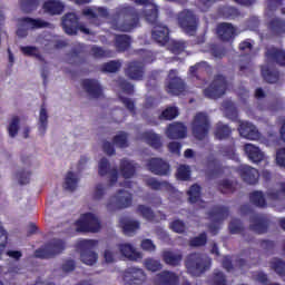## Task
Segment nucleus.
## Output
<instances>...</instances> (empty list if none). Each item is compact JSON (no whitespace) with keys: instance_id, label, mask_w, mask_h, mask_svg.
<instances>
[{"instance_id":"nucleus-31","label":"nucleus","mask_w":285,"mask_h":285,"mask_svg":"<svg viewBox=\"0 0 285 285\" xmlns=\"http://www.w3.org/2000/svg\"><path fill=\"white\" fill-rule=\"evenodd\" d=\"M42 8L45 12L55 17L57 14H61L66 7L59 0H48L43 3Z\"/></svg>"},{"instance_id":"nucleus-27","label":"nucleus","mask_w":285,"mask_h":285,"mask_svg":"<svg viewBox=\"0 0 285 285\" xmlns=\"http://www.w3.org/2000/svg\"><path fill=\"white\" fill-rule=\"evenodd\" d=\"M208 68H210L208 66V62L200 61L189 68V73L191 77H194V79H197V81H202V86H206V83H208V80H206L205 78L200 79L199 75L208 72Z\"/></svg>"},{"instance_id":"nucleus-59","label":"nucleus","mask_w":285,"mask_h":285,"mask_svg":"<svg viewBox=\"0 0 285 285\" xmlns=\"http://www.w3.org/2000/svg\"><path fill=\"white\" fill-rule=\"evenodd\" d=\"M146 186L151 188V190H161L164 186H168V181H159L157 178H148L145 180Z\"/></svg>"},{"instance_id":"nucleus-52","label":"nucleus","mask_w":285,"mask_h":285,"mask_svg":"<svg viewBox=\"0 0 285 285\" xmlns=\"http://www.w3.org/2000/svg\"><path fill=\"white\" fill-rule=\"evenodd\" d=\"M19 116H13L11 121L9 122L8 126V134L9 137L14 138L17 135H19V124H20Z\"/></svg>"},{"instance_id":"nucleus-25","label":"nucleus","mask_w":285,"mask_h":285,"mask_svg":"<svg viewBox=\"0 0 285 285\" xmlns=\"http://www.w3.org/2000/svg\"><path fill=\"white\" fill-rule=\"evenodd\" d=\"M244 150L249 161H253V164H262V161L266 159V154H264L259 147L253 144H246Z\"/></svg>"},{"instance_id":"nucleus-38","label":"nucleus","mask_w":285,"mask_h":285,"mask_svg":"<svg viewBox=\"0 0 285 285\" xmlns=\"http://www.w3.org/2000/svg\"><path fill=\"white\" fill-rule=\"evenodd\" d=\"M89 55L94 59H110L112 57V50L104 49L97 45L91 46Z\"/></svg>"},{"instance_id":"nucleus-29","label":"nucleus","mask_w":285,"mask_h":285,"mask_svg":"<svg viewBox=\"0 0 285 285\" xmlns=\"http://www.w3.org/2000/svg\"><path fill=\"white\" fill-rule=\"evenodd\" d=\"M119 250L122 257H127L130 262H139L144 257L141 252H137L131 244H120Z\"/></svg>"},{"instance_id":"nucleus-57","label":"nucleus","mask_w":285,"mask_h":285,"mask_svg":"<svg viewBox=\"0 0 285 285\" xmlns=\"http://www.w3.org/2000/svg\"><path fill=\"white\" fill-rule=\"evenodd\" d=\"M144 264L145 268H147V271H151V273H157V271H161L163 268L161 262L154 258H147Z\"/></svg>"},{"instance_id":"nucleus-40","label":"nucleus","mask_w":285,"mask_h":285,"mask_svg":"<svg viewBox=\"0 0 285 285\" xmlns=\"http://www.w3.org/2000/svg\"><path fill=\"white\" fill-rule=\"evenodd\" d=\"M233 130L230 129V127L222 121L216 124V128L214 131V135L216 137V139H228L232 135Z\"/></svg>"},{"instance_id":"nucleus-51","label":"nucleus","mask_w":285,"mask_h":285,"mask_svg":"<svg viewBox=\"0 0 285 285\" xmlns=\"http://www.w3.org/2000/svg\"><path fill=\"white\" fill-rule=\"evenodd\" d=\"M137 213L144 217L147 222H153L155 219V212L153 208L146 206V205H138Z\"/></svg>"},{"instance_id":"nucleus-43","label":"nucleus","mask_w":285,"mask_h":285,"mask_svg":"<svg viewBox=\"0 0 285 285\" xmlns=\"http://www.w3.org/2000/svg\"><path fill=\"white\" fill-rule=\"evenodd\" d=\"M209 166H213L208 171V177L212 179L219 177V175H224V166H222V163L217 158L209 160Z\"/></svg>"},{"instance_id":"nucleus-6","label":"nucleus","mask_w":285,"mask_h":285,"mask_svg":"<svg viewBox=\"0 0 285 285\" xmlns=\"http://www.w3.org/2000/svg\"><path fill=\"white\" fill-rule=\"evenodd\" d=\"M66 250V243L61 239L53 238L43 247L35 250V257L38 259H52L56 255H61Z\"/></svg>"},{"instance_id":"nucleus-9","label":"nucleus","mask_w":285,"mask_h":285,"mask_svg":"<svg viewBox=\"0 0 285 285\" xmlns=\"http://www.w3.org/2000/svg\"><path fill=\"white\" fill-rule=\"evenodd\" d=\"M20 27L17 29L16 35L21 39L28 37V30H41V28H48L49 22L41 19H35L30 17H22L18 19Z\"/></svg>"},{"instance_id":"nucleus-12","label":"nucleus","mask_w":285,"mask_h":285,"mask_svg":"<svg viewBox=\"0 0 285 285\" xmlns=\"http://www.w3.org/2000/svg\"><path fill=\"white\" fill-rule=\"evenodd\" d=\"M198 23L199 20L197 16L190 10H184L178 16V26L186 35H189V37H193L197 32Z\"/></svg>"},{"instance_id":"nucleus-45","label":"nucleus","mask_w":285,"mask_h":285,"mask_svg":"<svg viewBox=\"0 0 285 285\" xmlns=\"http://www.w3.org/2000/svg\"><path fill=\"white\" fill-rule=\"evenodd\" d=\"M206 244H208V235L206 232H203L198 236L189 239V246L191 248H202V246H206Z\"/></svg>"},{"instance_id":"nucleus-64","label":"nucleus","mask_w":285,"mask_h":285,"mask_svg":"<svg viewBox=\"0 0 285 285\" xmlns=\"http://www.w3.org/2000/svg\"><path fill=\"white\" fill-rule=\"evenodd\" d=\"M213 285H227L226 275L223 272H215L213 276Z\"/></svg>"},{"instance_id":"nucleus-4","label":"nucleus","mask_w":285,"mask_h":285,"mask_svg":"<svg viewBox=\"0 0 285 285\" xmlns=\"http://www.w3.org/2000/svg\"><path fill=\"white\" fill-rule=\"evenodd\" d=\"M191 132L195 139L204 141L210 132V118L206 112H197L191 121Z\"/></svg>"},{"instance_id":"nucleus-34","label":"nucleus","mask_w":285,"mask_h":285,"mask_svg":"<svg viewBox=\"0 0 285 285\" xmlns=\"http://www.w3.org/2000/svg\"><path fill=\"white\" fill-rule=\"evenodd\" d=\"M48 108H46V104L43 102L40 106V111H39V118H38V131L41 137L46 135V131L48 130Z\"/></svg>"},{"instance_id":"nucleus-3","label":"nucleus","mask_w":285,"mask_h":285,"mask_svg":"<svg viewBox=\"0 0 285 285\" xmlns=\"http://www.w3.org/2000/svg\"><path fill=\"white\" fill-rule=\"evenodd\" d=\"M210 257L204 256V254L200 253H191L187 255L185 261L187 272L194 277H199L200 275H204L206 271L210 269Z\"/></svg>"},{"instance_id":"nucleus-16","label":"nucleus","mask_w":285,"mask_h":285,"mask_svg":"<svg viewBox=\"0 0 285 285\" xmlns=\"http://www.w3.org/2000/svg\"><path fill=\"white\" fill-rule=\"evenodd\" d=\"M239 177L245 184L249 186H255L259 181V170L248 165H240L236 169Z\"/></svg>"},{"instance_id":"nucleus-56","label":"nucleus","mask_w":285,"mask_h":285,"mask_svg":"<svg viewBox=\"0 0 285 285\" xmlns=\"http://www.w3.org/2000/svg\"><path fill=\"white\" fill-rule=\"evenodd\" d=\"M176 176L180 181H188V179H190V167L188 165H180Z\"/></svg>"},{"instance_id":"nucleus-46","label":"nucleus","mask_w":285,"mask_h":285,"mask_svg":"<svg viewBox=\"0 0 285 285\" xmlns=\"http://www.w3.org/2000/svg\"><path fill=\"white\" fill-rule=\"evenodd\" d=\"M278 186L279 189H269L266 193L267 199H271V202H279L282 195H285V183H279Z\"/></svg>"},{"instance_id":"nucleus-32","label":"nucleus","mask_w":285,"mask_h":285,"mask_svg":"<svg viewBox=\"0 0 285 285\" xmlns=\"http://www.w3.org/2000/svg\"><path fill=\"white\" fill-rule=\"evenodd\" d=\"M132 43V38L128 35H116L114 46L117 52H126Z\"/></svg>"},{"instance_id":"nucleus-41","label":"nucleus","mask_w":285,"mask_h":285,"mask_svg":"<svg viewBox=\"0 0 285 285\" xmlns=\"http://www.w3.org/2000/svg\"><path fill=\"white\" fill-rule=\"evenodd\" d=\"M181 259H184V255L181 254H175L170 250H165L163 253V261L165 264H168V266H179Z\"/></svg>"},{"instance_id":"nucleus-20","label":"nucleus","mask_w":285,"mask_h":285,"mask_svg":"<svg viewBox=\"0 0 285 285\" xmlns=\"http://www.w3.org/2000/svg\"><path fill=\"white\" fill-rule=\"evenodd\" d=\"M238 131L240 137H244V139H249L250 141H257V139L261 137L257 127L248 121H240Z\"/></svg>"},{"instance_id":"nucleus-42","label":"nucleus","mask_w":285,"mask_h":285,"mask_svg":"<svg viewBox=\"0 0 285 285\" xmlns=\"http://www.w3.org/2000/svg\"><path fill=\"white\" fill-rule=\"evenodd\" d=\"M20 52H22L24 57H36L38 61H41L42 63L46 62V58H43V56L39 53V49L37 47H32V46L20 47Z\"/></svg>"},{"instance_id":"nucleus-1","label":"nucleus","mask_w":285,"mask_h":285,"mask_svg":"<svg viewBox=\"0 0 285 285\" xmlns=\"http://www.w3.org/2000/svg\"><path fill=\"white\" fill-rule=\"evenodd\" d=\"M111 23L119 32H132L139 28V11L130 4H122L111 16Z\"/></svg>"},{"instance_id":"nucleus-15","label":"nucleus","mask_w":285,"mask_h":285,"mask_svg":"<svg viewBox=\"0 0 285 285\" xmlns=\"http://www.w3.org/2000/svg\"><path fill=\"white\" fill-rule=\"evenodd\" d=\"M147 168L153 175L168 177L170 175V164L163 158H150L147 161Z\"/></svg>"},{"instance_id":"nucleus-35","label":"nucleus","mask_w":285,"mask_h":285,"mask_svg":"<svg viewBox=\"0 0 285 285\" xmlns=\"http://www.w3.org/2000/svg\"><path fill=\"white\" fill-rule=\"evenodd\" d=\"M249 202L256 208H266L268 203L266 202V196H264V191L262 190H254L249 193Z\"/></svg>"},{"instance_id":"nucleus-17","label":"nucleus","mask_w":285,"mask_h":285,"mask_svg":"<svg viewBox=\"0 0 285 285\" xmlns=\"http://www.w3.org/2000/svg\"><path fill=\"white\" fill-rule=\"evenodd\" d=\"M125 75L126 77H128V79H131L132 81H141V79H144V75H146V67L141 61H130L127 63Z\"/></svg>"},{"instance_id":"nucleus-28","label":"nucleus","mask_w":285,"mask_h":285,"mask_svg":"<svg viewBox=\"0 0 285 285\" xmlns=\"http://www.w3.org/2000/svg\"><path fill=\"white\" fill-rule=\"evenodd\" d=\"M261 75L266 83H278L279 82V70L265 65L261 67Z\"/></svg>"},{"instance_id":"nucleus-7","label":"nucleus","mask_w":285,"mask_h":285,"mask_svg":"<svg viewBox=\"0 0 285 285\" xmlns=\"http://www.w3.org/2000/svg\"><path fill=\"white\" fill-rule=\"evenodd\" d=\"M226 90H228V81L224 75H216L203 94L207 99H219V97L226 95Z\"/></svg>"},{"instance_id":"nucleus-8","label":"nucleus","mask_w":285,"mask_h":285,"mask_svg":"<svg viewBox=\"0 0 285 285\" xmlns=\"http://www.w3.org/2000/svg\"><path fill=\"white\" fill-rule=\"evenodd\" d=\"M208 217L213 224L208 225V230L212 235H217L219 233V225L223 224L225 219L230 215V209L223 205H215L209 212Z\"/></svg>"},{"instance_id":"nucleus-37","label":"nucleus","mask_w":285,"mask_h":285,"mask_svg":"<svg viewBox=\"0 0 285 285\" xmlns=\"http://www.w3.org/2000/svg\"><path fill=\"white\" fill-rule=\"evenodd\" d=\"M145 19L147 23H150L154 28L155 26L161 24V22H159V8L153 4L150 9L145 11Z\"/></svg>"},{"instance_id":"nucleus-55","label":"nucleus","mask_w":285,"mask_h":285,"mask_svg":"<svg viewBox=\"0 0 285 285\" xmlns=\"http://www.w3.org/2000/svg\"><path fill=\"white\" fill-rule=\"evenodd\" d=\"M112 141L118 148H128V134L121 131L114 137Z\"/></svg>"},{"instance_id":"nucleus-22","label":"nucleus","mask_w":285,"mask_h":285,"mask_svg":"<svg viewBox=\"0 0 285 285\" xmlns=\"http://www.w3.org/2000/svg\"><path fill=\"white\" fill-rule=\"evenodd\" d=\"M166 135L168 139H186L188 128L183 122H173L168 125Z\"/></svg>"},{"instance_id":"nucleus-53","label":"nucleus","mask_w":285,"mask_h":285,"mask_svg":"<svg viewBox=\"0 0 285 285\" xmlns=\"http://www.w3.org/2000/svg\"><path fill=\"white\" fill-rule=\"evenodd\" d=\"M228 229L230 235H242V233H244V226H242V220L238 218L232 219Z\"/></svg>"},{"instance_id":"nucleus-39","label":"nucleus","mask_w":285,"mask_h":285,"mask_svg":"<svg viewBox=\"0 0 285 285\" xmlns=\"http://www.w3.org/2000/svg\"><path fill=\"white\" fill-rule=\"evenodd\" d=\"M218 190L223 195H230L237 190V181L225 178L218 183Z\"/></svg>"},{"instance_id":"nucleus-33","label":"nucleus","mask_w":285,"mask_h":285,"mask_svg":"<svg viewBox=\"0 0 285 285\" xmlns=\"http://www.w3.org/2000/svg\"><path fill=\"white\" fill-rule=\"evenodd\" d=\"M141 137L146 141V144H148V146L154 148V150H159V148H161V146H164L163 142H161V136L155 134L151 130L144 131L141 134Z\"/></svg>"},{"instance_id":"nucleus-14","label":"nucleus","mask_w":285,"mask_h":285,"mask_svg":"<svg viewBox=\"0 0 285 285\" xmlns=\"http://www.w3.org/2000/svg\"><path fill=\"white\" fill-rule=\"evenodd\" d=\"M168 77L169 81L167 83V92L176 97L184 95V92H186V82L184 79L177 77V69H171Z\"/></svg>"},{"instance_id":"nucleus-10","label":"nucleus","mask_w":285,"mask_h":285,"mask_svg":"<svg viewBox=\"0 0 285 285\" xmlns=\"http://www.w3.org/2000/svg\"><path fill=\"white\" fill-rule=\"evenodd\" d=\"M78 233H99L101 230V222L92 213H86L76 222Z\"/></svg>"},{"instance_id":"nucleus-54","label":"nucleus","mask_w":285,"mask_h":285,"mask_svg":"<svg viewBox=\"0 0 285 285\" xmlns=\"http://www.w3.org/2000/svg\"><path fill=\"white\" fill-rule=\"evenodd\" d=\"M61 26L66 35H72V12H68L62 17Z\"/></svg>"},{"instance_id":"nucleus-62","label":"nucleus","mask_w":285,"mask_h":285,"mask_svg":"<svg viewBox=\"0 0 285 285\" xmlns=\"http://www.w3.org/2000/svg\"><path fill=\"white\" fill-rule=\"evenodd\" d=\"M222 14L225 19H235L239 17V9L235 7H223Z\"/></svg>"},{"instance_id":"nucleus-36","label":"nucleus","mask_w":285,"mask_h":285,"mask_svg":"<svg viewBox=\"0 0 285 285\" xmlns=\"http://www.w3.org/2000/svg\"><path fill=\"white\" fill-rule=\"evenodd\" d=\"M266 57L269 61L278 63V66H285V51L282 49L272 48L267 50Z\"/></svg>"},{"instance_id":"nucleus-47","label":"nucleus","mask_w":285,"mask_h":285,"mask_svg":"<svg viewBox=\"0 0 285 285\" xmlns=\"http://www.w3.org/2000/svg\"><path fill=\"white\" fill-rule=\"evenodd\" d=\"M40 0H20V8L22 12L26 14H30V12H35L37 8H39Z\"/></svg>"},{"instance_id":"nucleus-60","label":"nucleus","mask_w":285,"mask_h":285,"mask_svg":"<svg viewBox=\"0 0 285 285\" xmlns=\"http://www.w3.org/2000/svg\"><path fill=\"white\" fill-rule=\"evenodd\" d=\"M169 228L178 235H184V233H186V223L181 219H175L170 223Z\"/></svg>"},{"instance_id":"nucleus-23","label":"nucleus","mask_w":285,"mask_h":285,"mask_svg":"<svg viewBox=\"0 0 285 285\" xmlns=\"http://www.w3.org/2000/svg\"><path fill=\"white\" fill-rule=\"evenodd\" d=\"M119 173L124 179H132L137 175V163L128 158H122L119 165Z\"/></svg>"},{"instance_id":"nucleus-44","label":"nucleus","mask_w":285,"mask_h":285,"mask_svg":"<svg viewBox=\"0 0 285 285\" xmlns=\"http://www.w3.org/2000/svg\"><path fill=\"white\" fill-rule=\"evenodd\" d=\"M224 108H225L226 117L228 119H232V121H237L239 117V111H237V107L235 106V102L230 100H226L224 102Z\"/></svg>"},{"instance_id":"nucleus-58","label":"nucleus","mask_w":285,"mask_h":285,"mask_svg":"<svg viewBox=\"0 0 285 285\" xmlns=\"http://www.w3.org/2000/svg\"><path fill=\"white\" fill-rule=\"evenodd\" d=\"M112 169H110V161H108V158H101L98 164V175L100 177H106L108 173H110Z\"/></svg>"},{"instance_id":"nucleus-49","label":"nucleus","mask_w":285,"mask_h":285,"mask_svg":"<svg viewBox=\"0 0 285 285\" xmlns=\"http://www.w3.org/2000/svg\"><path fill=\"white\" fill-rule=\"evenodd\" d=\"M101 72H119L121 70V62L119 60H110L101 66Z\"/></svg>"},{"instance_id":"nucleus-24","label":"nucleus","mask_w":285,"mask_h":285,"mask_svg":"<svg viewBox=\"0 0 285 285\" xmlns=\"http://www.w3.org/2000/svg\"><path fill=\"white\" fill-rule=\"evenodd\" d=\"M236 33L237 29L233 26V23L222 22L217 26V35L220 41H233Z\"/></svg>"},{"instance_id":"nucleus-13","label":"nucleus","mask_w":285,"mask_h":285,"mask_svg":"<svg viewBox=\"0 0 285 285\" xmlns=\"http://www.w3.org/2000/svg\"><path fill=\"white\" fill-rule=\"evenodd\" d=\"M126 285H144L146 284V272L139 267H128L122 275Z\"/></svg>"},{"instance_id":"nucleus-61","label":"nucleus","mask_w":285,"mask_h":285,"mask_svg":"<svg viewBox=\"0 0 285 285\" xmlns=\"http://www.w3.org/2000/svg\"><path fill=\"white\" fill-rule=\"evenodd\" d=\"M118 87L126 95H134L135 94V86H132V83H130L128 80H126L124 78L118 79Z\"/></svg>"},{"instance_id":"nucleus-63","label":"nucleus","mask_w":285,"mask_h":285,"mask_svg":"<svg viewBox=\"0 0 285 285\" xmlns=\"http://www.w3.org/2000/svg\"><path fill=\"white\" fill-rule=\"evenodd\" d=\"M272 268L275 271L279 277H285V262L282 259H276L272 263Z\"/></svg>"},{"instance_id":"nucleus-26","label":"nucleus","mask_w":285,"mask_h":285,"mask_svg":"<svg viewBox=\"0 0 285 285\" xmlns=\"http://www.w3.org/2000/svg\"><path fill=\"white\" fill-rule=\"evenodd\" d=\"M119 224L122 228L124 235H127V237H131V235H135L137 230L141 228L139 220H134L128 217L120 218Z\"/></svg>"},{"instance_id":"nucleus-19","label":"nucleus","mask_w":285,"mask_h":285,"mask_svg":"<svg viewBox=\"0 0 285 285\" xmlns=\"http://www.w3.org/2000/svg\"><path fill=\"white\" fill-rule=\"evenodd\" d=\"M151 38L159 46H166L170 41V29L166 24H156L151 31Z\"/></svg>"},{"instance_id":"nucleus-50","label":"nucleus","mask_w":285,"mask_h":285,"mask_svg":"<svg viewBox=\"0 0 285 285\" xmlns=\"http://www.w3.org/2000/svg\"><path fill=\"white\" fill-rule=\"evenodd\" d=\"M176 117H179V109L177 107H168L159 116V119L165 121H173Z\"/></svg>"},{"instance_id":"nucleus-18","label":"nucleus","mask_w":285,"mask_h":285,"mask_svg":"<svg viewBox=\"0 0 285 285\" xmlns=\"http://www.w3.org/2000/svg\"><path fill=\"white\" fill-rule=\"evenodd\" d=\"M267 30L271 37L282 39V37H285V19L279 17L272 18L267 23Z\"/></svg>"},{"instance_id":"nucleus-30","label":"nucleus","mask_w":285,"mask_h":285,"mask_svg":"<svg viewBox=\"0 0 285 285\" xmlns=\"http://www.w3.org/2000/svg\"><path fill=\"white\" fill-rule=\"evenodd\" d=\"M179 284V276L175 272L163 271L157 274V285H177Z\"/></svg>"},{"instance_id":"nucleus-11","label":"nucleus","mask_w":285,"mask_h":285,"mask_svg":"<svg viewBox=\"0 0 285 285\" xmlns=\"http://www.w3.org/2000/svg\"><path fill=\"white\" fill-rule=\"evenodd\" d=\"M132 206V195L126 189H120L107 204L108 210H124Z\"/></svg>"},{"instance_id":"nucleus-21","label":"nucleus","mask_w":285,"mask_h":285,"mask_svg":"<svg viewBox=\"0 0 285 285\" xmlns=\"http://www.w3.org/2000/svg\"><path fill=\"white\" fill-rule=\"evenodd\" d=\"M81 86L91 99H99L104 95V89L101 88L99 80L85 79L82 80Z\"/></svg>"},{"instance_id":"nucleus-2","label":"nucleus","mask_w":285,"mask_h":285,"mask_svg":"<svg viewBox=\"0 0 285 285\" xmlns=\"http://www.w3.org/2000/svg\"><path fill=\"white\" fill-rule=\"evenodd\" d=\"M240 214L249 216V230L256 233V235H266L268 228H271V218L264 214L255 213V209L250 205L245 204L239 207Z\"/></svg>"},{"instance_id":"nucleus-48","label":"nucleus","mask_w":285,"mask_h":285,"mask_svg":"<svg viewBox=\"0 0 285 285\" xmlns=\"http://www.w3.org/2000/svg\"><path fill=\"white\" fill-rule=\"evenodd\" d=\"M187 195L189 196L190 204H197L202 199V186L197 184L191 185Z\"/></svg>"},{"instance_id":"nucleus-5","label":"nucleus","mask_w":285,"mask_h":285,"mask_svg":"<svg viewBox=\"0 0 285 285\" xmlns=\"http://www.w3.org/2000/svg\"><path fill=\"white\" fill-rule=\"evenodd\" d=\"M99 245V240L95 239H82L79 240L77 247L80 250V259L87 266H94L99 259V255L95 252V248Z\"/></svg>"}]
</instances>
